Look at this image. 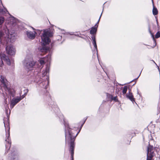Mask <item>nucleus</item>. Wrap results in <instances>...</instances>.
I'll return each instance as SVG.
<instances>
[{
	"label": "nucleus",
	"mask_w": 160,
	"mask_h": 160,
	"mask_svg": "<svg viewBox=\"0 0 160 160\" xmlns=\"http://www.w3.org/2000/svg\"><path fill=\"white\" fill-rule=\"evenodd\" d=\"M152 13L154 15H156L158 13V11L157 9L154 6L153 4L152 9Z\"/></svg>",
	"instance_id": "obj_21"
},
{
	"label": "nucleus",
	"mask_w": 160,
	"mask_h": 160,
	"mask_svg": "<svg viewBox=\"0 0 160 160\" xmlns=\"http://www.w3.org/2000/svg\"><path fill=\"white\" fill-rule=\"evenodd\" d=\"M159 118L157 119V122H160V114L159 115Z\"/></svg>",
	"instance_id": "obj_29"
},
{
	"label": "nucleus",
	"mask_w": 160,
	"mask_h": 160,
	"mask_svg": "<svg viewBox=\"0 0 160 160\" xmlns=\"http://www.w3.org/2000/svg\"><path fill=\"white\" fill-rule=\"evenodd\" d=\"M35 63L36 62L33 60L32 58L28 56H26L25 59L22 62V64L24 67L30 70L28 72L30 73H31V72H32L30 75L31 80L34 79V81H37L35 79H37V75L40 76V74L37 70L33 71L32 69L35 65Z\"/></svg>",
	"instance_id": "obj_2"
},
{
	"label": "nucleus",
	"mask_w": 160,
	"mask_h": 160,
	"mask_svg": "<svg viewBox=\"0 0 160 160\" xmlns=\"http://www.w3.org/2000/svg\"><path fill=\"white\" fill-rule=\"evenodd\" d=\"M7 12L8 13L6 8H4L3 9H0V13L3 14L6 13Z\"/></svg>",
	"instance_id": "obj_22"
},
{
	"label": "nucleus",
	"mask_w": 160,
	"mask_h": 160,
	"mask_svg": "<svg viewBox=\"0 0 160 160\" xmlns=\"http://www.w3.org/2000/svg\"><path fill=\"white\" fill-rule=\"evenodd\" d=\"M153 62L156 65H157V64L155 62H154V61H153Z\"/></svg>",
	"instance_id": "obj_35"
},
{
	"label": "nucleus",
	"mask_w": 160,
	"mask_h": 160,
	"mask_svg": "<svg viewBox=\"0 0 160 160\" xmlns=\"http://www.w3.org/2000/svg\"><path fill=\"white\" fill-rule=\"evenodd\" d=\"M6 151L9 150L11 145V142L10 139L9 128H8L7 131L6 129Z\"/></svg>",
	"instance_id": "obj_6"
},
{
	"label": "nucleus",
	"mask_w": 160,
	"mask_h": 160,
	"mask_svg": "<svg viewBox=\"0 0 160 160\" xmlns=\"http://www.w3.org/2000/svg\"><path fill=\"white\" fill-rule=\"evenodd\" d=\"M98 25L95 27H92L91 28V30L90 31V33L92 34V35H94V34H96L97 31V28Z\"/></svg>",
	"instance_id": "obj_17"
},
{
	"label": "nucleus",
	"mask_w": 160,
	"mask_h": 160,
	"mask_svg": "<svg viewBox=\"0 0 160 160\" xmlns=\"http://www.w3.org/2000/svg\"><path fill=\"white\" fill-rule=\"evenodd\" d=\"M49 50V48H47L45 47H43L40 50V51L42 52H46Z\"/></svg>",
	"instance_id": "obj_20"
},
{
	"label": "nucleus",
	"mask_w": 160,
	"mask_h": 160,
	"mask_svg": "<svg viewBox=\"0 0 160 160\" xmlns=\"http://www.w3.org/2000/svg\"><path fill=\"white\" fill-rule=\"evenodd\" d=\"M1 58V64L0 65V67H2L4 65L3 60L5 61L9 65L11 64V62L8 57L6 55L4 54H1L0 55Z\"/></svg>",
	"instance_id": "obj_8"
},
{
	"label": "nucleus",
	"mask_w": 160,
	"mask_h": 160,
	"mask_svg": "<svg viewBox=\"0 0 160 160\" xmlns=\"http://www.w3.org/2000/svg\"><path fill=\"white\" fill-rule=\"evenodd\" d=\"M160 37V31H158L155 34V38H158Z\"/></svg>",
	"instance_id": "obj_26"
},
{
	"label": "nucleus",
	"mask_w": 160,
	"mask_h": 160,
	"mask_svg": "<svg viewBox=\"0 0 160 160\" xmlns=\"http://www.w3.org/2000/svg\"><path fill=\"white\" fill-rule=\"evenodd\" d=\"M158 69L159 71H160L159 68H158Z\"/></svg>",
	"instance_id": "obj_40"
},
{
	"label": "nucleus",
	"mask_w": 160,
	"mask_h": 160,
	"mask_svg": "<svg viewBox=\"0 0 160 160\" xmlns=\"http://www.w3.org/2000/svg\"><path fill=\"white\" fill-rule=\"evenodd\" d=\"M102 12L101 13V15H100V17H99V20H98V22H97V24H96V25H95V26L96 27H97V26H96L97 24H98V23H99V21H100V19L101 17V16H102Z\"/></svg>",
	"instance_id": "obj_28"
},
{
	"label": "nucleus",
	"mask_w": 160,
	"mask_h": 160,
	"mask_svg": "<svg viewBox=\"0 0 160 160\" xmlns=\"http://www.w3.org/2000/svg\"><path fill=\"white\" fill-rule=\"evenodd\" d=\"M6 50L7 53L10 55H13L15 54V50L12 45L7 46Z\"/></svg>",
	"instance_id": "obj_9"
},
{
	"label": "nucleus",
	"mask_w": 160,
	"mask_h": 160,
	"mask_svg": "<svg viewBox=\"0 0 160 160\" xmlns=\"http://www.w3.org/2000/svg\"><path fill=\"white\" fill-rule=\"evenodd\" d=\"M159 114V112H158V113H157V114H158V115Z\"/></svg>",
	"instance_id": "obj_38"
},
{
	"label": "nucleus",
	"mask_w": 160,
	"mask_h": 160,
	"mask_svg": "<svg viewBox=\"0 0 160 160\" xmlns=\"http://www.w3.org/2000/svg\"><path fill=\"white\" fill-rule=\"evenodd\" d=\"M49 67L47 66L45 70L42 71V77H45L47 73L49 72Z\"/></svg>",
	"instance_id": "obj_18"
},
{
	"label": "nucleus",
	"mask_w": 160,
	"mask_h": 160,
	"mask_svg": "<svg viewBox=\"0 0 160 160\" xmlns=\"http://www.w3.org/2000/svg\"><path fill=\"white\" fill-rule=\"evenodd\" d=\"M5 107L6 110V114L8 113V109L9 108H8V104L7 103H5Z\"/></svg>",
	"instance_id": "obj_25"
},
{
	"label": "nucleus",
	"mask_w": 160,
	"mask_h": 160,
	"mask_svg": "<svg viewBox=\"0 0 160 160\" xmlns=\"http://www.w3.org/2000/svg\"><path fill=\"white\" fill-rule=\"evenodd\" d=\"M64 124L65 127L66 141H70L69 151L71 153L72 160H73L74 149L75 147L74 142L76 137L79 133L80 130L77 132L76 130L70 128L68 123L65 122Z\"/></svg>",
	"instance_id": "obj_1"
},
{
	"label": "nucleus",
	"mask_w": 160,
	"mask_h": 160,
	"mask_svg": "<svg viewBox=\"0 0 160 160\" xmlns=\"http://www.w3.org/2000/svg\"><path fill=\"white\" fill-rule=\"evenodd\" d=\"M46 80H45L44 82H41L40 85V86L42 87V86L43 88L46 89L47 88L48 85L49 83V78L47 76H46Z\"/></svg>",
	"instance_id": "obj_13"
},
{
	"label": "nucleus",
	"mask_w": 160,
	"mask_h": 160,
	"mask_svg": "<svg viewBox=\"0 0 160 160\" xmlns=\"http://www.w3.org/2000/svg\"><path fill=\"white\" fill-rule=\"evenodd\" d=\"M87 118H86L85 119V120L84 121V122H83V124H82V125H81V127H82V126H83V124L85 122V121H86V120H87Z\"/></svg>",
	"instance_id": "obj_32"
},
{
	"label": "nucleus",
	"mask_w": 160,
	"mask_h": 160,
	"mask_svg": "<svg viewBox=\"0 0 160 160\" xmlns=\"http://www.w3.org/2000/svg\"><path fill=\"white\" fill-rule=\"evenodd\" d=\"M1 81L2 83L1 87V89L3 90V88L5 91L6 92V94L12 97L15 96V91L13 89H11L8 88L9 82L7 81L6 78L2 76H0Z\"/></svg>",
	"instance_id": "obj_3"
},
{
	"label": "nucleus",
	"mask_w": 160,
	"mask_h": 160,
	"mask_svg": "<svg viewBox=\"0 0 160 160\" xmlns=\"http://www.w3.org/2000/svg\"><path fill=\"white\" fill-rule=\"evenodd\" d=\"M24 95H22L21 97H20L22 98V97H24Z\"/></svg>",
	"instance_id": "obj_34"
},
{
	"label": "nucleus",
	"mask_w": 160,
	"mask_h": 160,
	"mask_svg": "<svg viewBox=\"0 0 160 160\" xmlns=\"http://www.w3.org/2000/svg\"><path fill=\"white\" fill-rule=\"evenodd\" d=\"M69 34L70 35H74V34L72 33H70ZM79 34H81L80 33H79V34H78V33H76V34H74V35L75 36H78L79 37H81V38H82V37H80V36H79Z\"/></svg>",
	"instance_id": "obj_27"
},
{
	"label": "nucleus",
	"mask_w": 160,
	"mask_h": 160,
	"mask_svg": "<svg viewBox=\"0 0 160 160\" xmlns=\"http://www.w3.org/2000/svg\"><path fill=\"white\" fill-rule=\"evenodd\" d=\"M11 160H18L17 153L13 152L11 153Z\"/></svg>",
	"instance_id": "obj_14"
},
{
	"label": "nucleus",
	"mask_w": 160,
	"mask_h": 160,
	"mask_svg": "<svg viewBox=\"0 0 160 160\" xmlns=\"http://www.w3.org/2000/svg\"><path fill=\"white\" fill-rule=\"evenodd\" d=\"M126 97L131 101L133 103L135 102V98L133 97L132 93L131 92V90H129L128 92L126 94Z\"/></svg>",
	"instance_id": "obj_12"
},
{
	"label": "nucleus",
	"mask_w": 160,
	"mask_h": 160,
	"mask_svg": "<svg viewBox=\"0 0 160 160\" xmlns=\"http://www.w3.org/2000/svg\"><path fill=\"white\" fill-rule=\"evenodd\" d=\"M5 21L4 18L2 17H0V25H2Z\"/></svg>",
	"instance_id": "obj_24"
},
{
	"label": "nucleus",
	"mask_w": 160,
	"mask_h": 160,
	"mask_svg": "<svg viewBox=\"0 0 160 160\" xmlns=\"http://www.w3.org/2000/svg\"><path fill=\"white\" fill-rule=\"evenodd\" d=\"M128 87L127 86H125L122 89V93L123 94H125L128 90Z\"/></svg>",
	"instance_id": "obj_23"
},
{
	"label": "nucleus",
	"mask_w": 160,
	"mask_h": 160,
	"mask_svg": "<svg viewBox=\"0 0 160 160\" xmlns=\"http://www.w3.org/2000/svg\"><path fill=\"white\" fill-rule=\"evenodd\" d=\"M51 54H49L46 57L40 59L38 61L41 65H43L45 62L49 63L51 60Z\"/></svg>",
	"instance_id": "obj_10"
},
{
	"label": "nucleus",
	"mask_w": 160,
	"mask_h": 160,
	"mask_svg": "<svg viewBox=\"0 0 160 160\" xmlns=\"http://www.w3.org/2000/svg\"><path fill=\"white\" fill-rule=\"evenodd\" d=\"M108 96L109 100L111 101L112 100L115 102L118 101V99L117 97H113L112 95L110 94H108Z\"/></svg>",
	"instance_id": "obj_19"
},
{
	"label": "nucleus",
	"mask_w": 160,
	"mask_h": 160,
	"mask_svg": "<svg viewBox=\"0 0 160 160\" xmlns=\"http://www.w3.org/2000/svg\"><path fill=\"white\" fill-rule=\"evenodd\" d=\"M13 22L12 23V24H13L14 23H15L16 22V20H14Z\"/></svg>",
	"instance_id": "obj_33"
},
{
	"label": "nucleus",
	"mask_w": 160,
	"mask_h": 160,
	"mask_svg": "<svg viewBox=\"0 0 160 160\" xmlns=\"http://www.w3.org/2000/svg\"><path fill=\"white\" fill-rule=\"evenodd\" d=\"M155 18H156V21L157 22V25L159 26L158 22V19L156 17H155Z\"/></svg>",
	"instance_id": "obj_30"
},
{
	"label": "nucleus",
	"mask_w": 160,
	"mask_h": 160,
	"mask_svg": "<svg viewBox=\"0 0 160 160\" xmlns=\"http://www.w3.org/2000/svg\"><path fill=\"white\" fill-rule=\"evenodd\" d=\"M158 69L159 71H160L159 68H158Z\"/></svg>",
	"instance_id": "obj_42"
},
{
	"label": "nucleus",
	"mask_w": 160,
	"mask_h": 160,
	"mask_svg": "<svg viewBox=\"0 0 160 160\" xmlns=\"http://www.w3.org/2000/svg\"><path fill=\"white\" fill-rule=\"evenodd\" d=\"M52 36V34L48 30L43 31L42 35L41 36L42 43L44 45L48 44L50 42L49 37Z\"/></svg>",
	"instance_id": "obj_4"
},
{
	"label": "nucleus",
	"mask_w": 160,
	"mask_h": 160,
	"mask_svg": "<svg viewBox=\"0 0 160 160\" xmlns=\"http://www.w3.org/2000/svg\"><path fill=\"white\" fill-rule=\"evenodd\" d=\"M17 35L16 33H11L9 37L10 38L11 42H14L16 38Z\"/></svg>",
	"instance_id": "obj_16"
},
{
	"label": "nucleus",
	"mask_w": 160,
	"mask_h": 160,
	"mask_svg": "<svg viewBox=\"0 0 160 160\" xmlns=\"http://www.w3.org/2000/svg\"><path fill=\"white\" fill-rule=\"evenodd\" d=\"M92 44L93 45V46L95 48V49L96 50V51H97V54H98V48L97 47V45L96 44V39H95V35H92Z\"/></svg>",
	"instance_id": "obj_15"
},
{
	"label": "nucleus",
	"mask_w": 160,
	"mask_h": 160,
	"mask_svg": "<svg viewBox=\"0 0 160 160\" xmlns=\"http://www.w3.org/2000/svg\"><path fill=\"white\" fill-rule=\"evenodd\" d=\"M4 126L5 127V124H4Z\"/></svg>",
	"instance_id": "obj_39"
},
{
	"label": "nucleus",
	"mask_w": 160,
	"mask_h": 160,
	"mask_svg": "<svg viewBox=\"0 0 160 160\" xmlns=\"http://www.w3.org/2000/svg\"><path fill=\"white\" fill-rule=\"evenodd\" d=\"M36 34L37 33L35 31H34L33 32L30 31H27V35L28 37L32 39H33L35 38Z\"/></svg>",
	"instance_id": "obj_11"
},
{
	"label": "nucleus",
	"mask_w": 160,
	"mask_h": 160,
	"mask_svg": "<svg viewBox=\"0 0 160 160\" xmlns=\"http://www.w3.org/2000/svg\"><path fill=\"white\" fill-rule=\"evenodd\" d=\"M152 36L153 38H154V36H153L152 35Z\"/></svg>",
	"instance_id": "obj_37"
},
{
	"label": "nucleus",
	"mask_w": 160,
	"mask_h": 160,
	"mask_svg": "<svg viewBox=\"0 0 160 160\" xmlns=\"http://www.w3.org/2000/svg\"><path fill=\"white\" fill-rule=\"evenodd\" d=\"M155 149L153 147L149 145L147 150V158L146 160H152L153 157L154 156Z\"/></svg>",
	"instance_id": "obj_5"
},
{
	"label": "nucleus",
	"mask_w": 160,
	"mask_h": 160,
	"mask_svg": "<svg viewBox=\"0 0 160 160\" xmlns=\"http://www.w3.org/2000/svg\"><path fill=\"white\" fill-rule=\"evenodd\" d=\"M32 28L34 30H35V29L34 28Z\"/></svg>",
	"instance_id": "obj_36"
},
{
	"label": "nucleus",
	"mask_w": 160,
	"mask_h": 160,
	"mask_svg": "<svg viewBox=\"0 0 160 160\" xmlns=\"http://www.w3.org/2000/svg\"><path fill=\"white\" fill-rule=\"evenodd\" d=\"M158 108H159V110L160 109V102H159L158 105Z\"/></svg>",
	"instance_id": "obj_31"
},
{
	"label": "nucleus",
	"mask_w": 160,
	"mask_h": 160,
	"mask_svg": "<svg viewBox=\"0 0 160 160\" xmlns=\"http://www.w3.org/2000/svg\"><path fill=\"white\" fill-rule=\"evenodd\" d=\"M158 69L159 71H160L159 68H158Z\"/></svg>",
	"instance_id": "obj_41"
},
{
	"label": "nucleus",
	"mask_w": 160,
	"mask_h": 160,
	"mask_svg": "<svg viewBox=\"0 0 160 160\" xmlns=\"http://www.w3.org/2000/svg\"><path fill=\"white\" fill-rule=\"evenodd\" d=\"M23 98V97L21 98L17 97L16 98H13L12 99H11L10 104V107L11 109H12L17 103Z\"/></svg>",
	"instance_id": "obj_7"
}]
</instances>
